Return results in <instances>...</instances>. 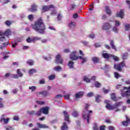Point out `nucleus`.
Returning <instances> with one entry per match:
<instances>
[{
    "label": "nucleus",
    "instance_id": "f257e3e1",
    "mask_svg": "<svg viewBox=\"0 0 130 130\" xmlns=\"http://www.w3.org/2000/svg\"><path fill=\"white\" fill-rule=\"evenodd\" d=\"M31 28L40 34H45V30L46 27L45 24L43 23L42 18L39 19L35 22V24L31 25Z\"/></svg>",
    "mask_w": 130,
    "mask_h": 130
},
{
    "label": "nucleus",
    "instance_id": "f03ea898",
    "mask_svg": "<svg viewBox=\"0 0 130 130\" xmlns=\"http://www.w3.org/2000/svg\"><path fill=\"white\" fill-rule=\"evenodd\" d=\"M90 105L88 104H85V107L84 110L83 111L82 113V117L85 119V120H87V123H90V117L91 116V114L89 113H92L93 112L92 111H89V107Z\"/></svg>",
    "mask_w": 130,
    "mask_h": 130
},
{
    "label": "nucleus",
    "instance_id": "7ed1b4c3",
    "mask_svg": "<svg viewBox=\"0 0 130 130\" xmlns=\"http://www.w3.org/2000/svg\"><path fill=\"white\" fill-rule=\"evenodd\" d=\"M105 103L107 104L106 106V108L107 109H108L109 110H111L112 109H116L118 107H119V106H121V104H122V102H119L118 103H116L113 106H111L109 104L110 103V101L108 100L105 101Z\"/></svg>",
    "mask_w": 130,
    "mask_h": 130
},
{
    "label": "nucleus",
    "instance_id": "20e7f679",
    "mask_svg": "<svg viewBox=\"0 0 130 130\" xmlns=\"http://www.w3.org/2000/svg\"><path fill=\"white\" fill-rule=\"evenodd\" d=\"M103 57L104 58H106V59H108V58H110V57H111L112 59H114L115 61H117L118 60H119V58L117 57L116 56H114L111 54H108L107 53H103L102 54Z\"/></svg>",
    "mask_w": 130,
    "mask_h": 130
},
{
    "label": "nucleus",
    "instance_id": "39448f33",
    "mask_svg": "<svg viewBox=\"0 0 130 130\" xmlns=\"http://www.w3.org/2000/svg\"><path fill=\"white\" fill-rule=\"evenodd\" d=\"M125 67V64H124V62H121V63L119 64H115L114 66V68L115 70H117V71H118L119 72H121L122 71V68Z\"/></svg>",
    "mask_w": 130,
    "mask_h": 130
},
{
    "label": "nucleus",
    "instance_id": "423d86ee",
    "mask_svg": "<svg viewBox=\"0 0 130 130\" xmlns=\"http://www.w3.org/2000/svg\"><path fill=\"white\" fill-rule=\"evenodd\" d=\"M1 35H4L9 37V36H11V35H12V31H11L10 29H6L5 32L1 30L0 31V36Z\"/></svg>",
    "mask_w": 130,
    "mask_h": 130
},
{
    "label": "nucleus",
    "instance_id": "0eeeda50",
    "mask_svg": "<svg viewBox=\"0 0 130 130\" xmlns=\"http://www.w3.org/2000/svg\"><path fill=\"white\" fill-rule=\"evenodd\" d=\"M54 6L53 5H49V6H45L43 7L42 13H44L45 12H48L50 10V9H54Z\"/></svg>",
    "mask_w": 130,
    "mask_h": 130
},
{
    "label": "nucleus",
    "instance_id": "6e6552de",
    "mask_svg": "<svg viewBox=\"0 0 130 130\" xmlns=\"http://www.w3.org/2000/svg\"><path fill=\"white\" fill-rule=\"evenodd\" d=\"M55 62L56 63H60V64H62L63 63V59L61 58V56L60 55L58 54L56 56Z\"/></svg>",
    "mask_w": 130,
    "mask_h": 130
},
{
    "label": "nucleus",
    "instance_id": "1a4fd4ad",
    "mask_svg": "<svg viewBox=\"0 0 130 130\" xmlns=\"http://www.w3.org/2000/svg\"><path fill=\"white\" fill-rule=\"evenodd\" d=\"M77 54V51H75L72 52L70 55V59L72 60H77V59H79V56H76Z\"/></svg>",
    "mask_w": 130,
    "mask_h": 130
},
{
    "label": "nucleus",
    "instance_id": "9d476101",
    "mask_svg": "<svg viewBox=\"0 0 130 130\" xmlns=\"http://www.w3.org/2000/svg\"><path fill=\"white\" fill-rule=\"evenodd\" d=\"M5 116H6L5 114H3L1 116V117L0 118V122H2L4 124H7V123H8L9 121H10V118H8L6 119L5 118Z\"/></svg>",
    "mask_w": 130,
    "mask_h": 130
},
{
    "label": "nucleus",
    "instance_id": "9b49d317",
    "mask_svg": "<svg viewBox=\"0 0 130 130\" xmlns=\"http://www.w3.org/2000/svg\"><path fill=\"white\" fill-rule=\"evenodd\" d=\"M110 28H111V25L108 22L104 23L102 26V29L105 30H109Z\"/></svg>",
    "mask_w": 130,
    "mask_h": 130
},
{
    "label": "nucleus",
    "instance_id": "f8f14e48",
    "mask_svg": "<svg viewBox=\"0 0 130 130\" xmlns=\"http://www.w3.org/2000/svg\"><path fill=\"white\" fill-rule=\"evenodd\" d=\"M37 8H38V6L36 4H33L31 5V7L28 9V12H31L33 13L34 12H37Z\"/></svg>",
    "mask_w": 130,
    "mask_h": 130
},
{
    "label": "nucleus",
    "instance_id": "ddd939ff",
    "mask_svg": "<svg viewBox=\"0 0 130 130\" xmlns=\"http://www.w3.org/2000/svg\"><path fill=\"white\" fill-rule=\"evenodd\" d=\"M49 93L47 90L42 91L37 93V95L38 96L39 95H42L43 97H47Z\"/></svg>",
    "mask_w": 130,
    "mask_h": 130
},
{
    "label": "nucleus",
    "instance_id": "4468645a",
    "mask_svg": "<svg viewBox=\"0 0 130 130\" xmlns=\"http://www.w3.org/2000/svg\"><path fill=\"white\" fill-rule=\"evenodd\" d=\"M41 111H42V113L43 114H48V111H49V107H45L41 108Z\"/></svg>",
    "mask_w": 130,
    "mask_h": 130
},
{
    "label": "nucleus",
    "instance_id": "2eb2a0df",
    "mask_svg": "<svg viewBox=\"0 0 130 130\" xmlns=\"http://www.w3.org/2000/svg\"><path fill=\"white\" fill-rule=\"evenodd\" d=\"M126 118V121H124L122 122L123 125H124L125 126H126L128 125V124L130 123V119L128 118V117L127 116H125Z\"/></svg>",
    "mask_w": 130,
    "mask_h": 130
},
{
    "label": "nucleus",
    "instance_id": "dca6fc26",
    "mask_svg": "<svg viewBox=\"0 0 130 130\" xmlns=\"http://www.w3.org/2000/svg\"><path fill=\"white\" fill-rule=\"evenodd\" d=\"M78 9V6L75 4H72L68 8V11H73V10H76Z\"/></svg>",
    "mask_w": 130,
    "mask_h": 130
},
{
    "label": "nucleus",
    "instance_id": "f3484780",
    "mask_svg": "<svg viewBox=\"0 0 130 130\" xmlns=\"http://www.w3.org/2000/svg\"><path fill=\"white\" fill-rule=\"evenodd\" d=\"M79 58L82 60L81 63L83 64L85 62L88 61V57H84L83 56H79Z\"/></svg>",
    "mask_w": 130,
    "mask_h": 130
},
{
    "label": "nucleus",
    "instance_id": "a211bd4d",
    "mask_svg": "<svg viewBox=\"0 0 130 130\" xmlns=\"http://www.w3.org/2000/svg\"><path fill=\"white\" fill-rule=\"evenodd\" d=\"M63 115H64V120L67 121L68 122H70L69 114H68V112L64 111L63 112Z\"/></svg>",
    "mask_w": 130,
    "mask_h": 130
},
{
    "label": "nucleus",
    "instance_id": "6ab92c4d",
    "mask_svg": "<svg viewBox=\"0 0 130 130\" xmlns=\"http://www.w3.org/2000/svg\"><path fill=\"white\" fill-rule=\"evenodd\" d=\"M37 125L38 126V127H40V128H48L49 127L45 124H42L40 123H37Z\"/></svg>",
    "mask_w": 130,
    "mask_h": 130
},
{
    "label": "nucleus",
    "instance_id": "aec40b11",
    "mask_svg": "<svg viewBox=\"0 0 130 130\" xmlns=\"http://www.w3.org/2000/svg\"><path fill=\"white\" fill-rule=\"evenodd\" d=\"M122 97H128L130 96V90H126L125 92H121Z\"/></svg>",
    "mask_w": 130,
    "mask_h": 130
},
{
    "label": "nucleus",
    "instance_id": "412c9836",
    "mask_svg": "<svg viewBox=\"0 0 130 130\" xmlns=\"http://www.w3.org/2000/svg\"><path fill=\"white\" fill-rule=\"evenodd\" d=\"M83 95H84V92L83 91H80L77 93L75 94L76 98H81V97H83Z\"/></svg>",
    "mask_w": 130,
    "mask_h": 130
},
{
    "label": "nucleus",
    "instance_id": "4be33fe9",
    "mask_svg": "<svg viewBox=\"0 0 130 130\" xmlns=\"http://www.w3.org/2000/svg\"><path fill=\"white\" fill-rule=\"evenodd\" d=\"M74 64H75V63L74 62V61L72 60H70L68 62V66L70 69H74Z\"/></svg>",
    "mask_w": 130,
    "mask_h": 130
},
{
    "label": "nucleus",
    "instance_id": "5701e85b",
    "mask_svg": "<svg viewBox=\"0 0 130 130\" xmlns=\"http://www.w3.org/2000/svg\"><path fill=\"white\" fill-rule=\"evenodd\" d=\"M16 73L17 74V76L19 77V78H23V76H24V74H23V73H22V72H21V70L20 69H17Z\"/></svg>",
    "mask_w": 130,
    "mask_h": 130
},
{
    "label": "nucleus",
    "instance_id": "b1692460",
    "mask_svg": "<svg viewBox=\"0 0 130 130\" xmlns=\"http://www.w3.org/2000/svg\"><path fill=\"white\" fill-rule=\"evenodd\" d=\"M117 17H119L120 18H123V10H121L119 12H117L116 14Z\"/></svg>",
    "mask_w": 130,
    "mask_h": 130
},
{
    "label": "nucleus",
    "instance_id": "393cba45",
    "mask_svg": "<svg viewBox=\"0 0 130 130\" xmlns=\"http://www.w3.org/2000/svg\"><path fill=\"white\" fill-rule=\"evenodd\" d=\"M106 13L109 15V16H110L111 15V10H110V8H109V7L106 6Z\"/></svg>",
    "mask_w": 130,
    "mask_h": 130
},
{
    "label": "nucleus",
    "instance_id": "a878e982",
    "mask_svg": "<svg viewBox=\"0 0 130 130\" xmlns=\"http://www.w3.org/2000/svg\"><path fill=\"white\" fill-rule=\"evenodd\" d=\"M10 43L9 42H7V44L6 43H3L1 46H0V49L3 50L4 48H6L7 45H9Z\"/></svg>",
    "mask_w": 130,
    "mask_h": 130
},
{
    "label": "nucleus",
    "instance_id": "bb28decb",
    "mask_svg": "<svg viewBox=\"0 0 130 130\" xmlns=\"http://www.w3.org/2000/svg\"><path fill=\"white\" fill-rule=\"evenodd\" d=\"M91 60L93 61V63H97L99 61V58L97 57H92L91 58Z\"/></svg>",
    "mask_w": 130,
    "mask_h": 130
},
{
    "label": "nucleus",
    "instance_id": "cd10ccee",
    "mask_svg": "<svg viewBox=\"0 0 130 130\" xmlns=\"http://www.w3.org/2000/svg\"><path fill=\"white\" fill-rule=\"evenodd\" d=\"M54 71H55V72H60L61 71H62V69H61V67L59 66H57L56 67H55L54 68Z\"/></svg>",
    "mask_w": 130,
    "mask_h": 130
},
{
    "label": "nucleus",
    "instance_id": "c85d7f7f",
    "mask_svg": "<svg viewBox=\"0 0 130 130\" xmlns=\"http://www.w3.org/2000/svg\"><path fill=\"white\" fill-rule=\"evenodd\" d=\"M61 130H67L68 129V125H67V123L64 122L63 123V125L61 127Z\"/></svg>",
    "mask_w": 130,
    "mask_h": 130
},
{
    "label": "nucleus",
    "instance_id": "c756f323",
    "mask_svg": "<svg viewBox=\"0 0 130 130\" xmlns=\"http://www.w3.org/2000/svg\"><path fill=\"white\" fill-rule=\"evenodd\" d=\"M37 70H36V69H32L29 71L28 74L29 75H33L34 73H37Z\"/></svg>",
    "mask_w": 130,
    "mask_h": 130
},
{
    "label": "nucleus",
    "instance_id": "7c9ffc66",
    "mask_svg": "<svg viewBox=\"0 0 130 130\" xmlns=\"http://www.w3.org/2000/svg\"><path fill=\"white\" fill-rule=\"evenodd\" d=\"M110 45L114 50L116 51V47H115V46L114 45L113 41H110Z\"/></svg>",
    "mask_w": 130,
    "mask_h": 130
},
{
    "label": "nucleus",
    "instance_id": "2f4dec72",
    "mask_svg": "<svg viewBox=\"0 0 130 130\" xmlns=\"http://www.w3.org/2000/svg\"><path fill=\"white\" fill-rule=\"evenodd\" d=\"M110 45L114 50L116 51V47H115V46L114 45L113 41H110Z\"/></svg>",
    "mask_w": 130,
    "mask_h": 130
},
{
    "label": "nucleus",
    "instance_id": "473e14b6",
    "mask_svg": "<svg viewBox=\"0 0 130 130\" xmlns=\"http://www.w3.org/2000/svg\"><path fill=\"white\" fill-rule=\"evenodd\" d=\"M94 85L96 88H100V87H101V83H99L98 81H95Z\"/></svg>",
    "mask_w": 130,
    "mask_h": 130
},
{
    "label": "nucleus",
    "instance_id": "72a5a7b5",
    "mask_svg": "<svg viewBox=\"0 0 130 130\" xmlns=\"http://www.w3.org/2000/svg\"><path fill=\"white\" fill-rule=\"evenodd\" d=\"M83 81L86 83H90L91 82V79H89L88 77L84 76L83 78Z\"/></svg>",
    "mask_w": 130,
    "mask_h": 130
},
{
    "label": "nucleus",
    "instance_id": "f704fd0d",
    "mask_svg": "<svg viewBox=\"0 0 130 130\" xmlns=\"http://www.w3.org/2000/svg\"><path fill=\"white\" fill-rule=\"evenodd\" d=\"M52 55H48V56H44L43 58L44 59H45V60H50L52 58Z\"/></svg>",
    "mask_w": 130,
    "mask_h": 130
},
{
    "label": "nucleus",
    "instance_id": "c9c22d12",
    "mask_svg": "<svg viewBox=\"0 0 130 130\" xmlns=\"http://www.w3.org/2000/svg\"><path fill=\"white\" fill-rule=\"evenodd\" d=\"M75 26H76V23L74 22H71L69 24V27H70V28H74Z\"/></svg>",
    "mask_w": 130,
    "mask_h": 130
},
{
    "label": "nucleus",
    "instance_id": "e433bc0d",
    "mask_svg": "<svg viewBox=\"0 0 130 130\" xmlns=\"http://www.w3.org/2000/svg\"><path fill=\"white\" fill-rule=\"evenodd\" d=\"M0 36H1L0 37V42H5V41H6V37H5V36L1 35Z\"/></svg>",
    "mask_w": 130,
    "mask_h": 130
},
{
    "label": "nucleus",
    "instance_id": "4c0bfd02",
    "mask_svg": "<svg viewBox=\"0 0 130 130\" xmlns=\"http://www.w3.org/2000/svg\"><path fill=\"white\" fill-rule=\"evenodd\" d=\"M55 79V74H52L49 76V80L50 81H52V80H54Z\"/></svg>",
    "mask_w": 130,
    "mask_h": 130
},
{
    "label": "nucleus",
    "instance_id": "58836bf2",
    "mask_svg": "<svg viewBox=\"0 0 130 130\" xmlns=\"http://www.w3.org/2000/svg\"><path fill=\"white\" fill-rule=\"evenodd\" d=\"M26 42L27 43H31V42H34V38H28L26 39Z\"/></svg>",
    "mask_w": 130,
    "mask_h": 130
},
{
    "label": "nucleus",
    "instance_id": "ea45409f",
    "mask_svg": "<svg viewBox=\"0 0 130 130\" xmlns=\"http://www.w3.org/2000/svg\"><path fill=\"white\" fill-rule=\"evenodd\" d=\"M42 113V112L41 111V109H40V110L39 111H38V112H35V115H37V116H40V115H41V114Z\"/></svg>",
    "mask_w": 130,
    "mask_h": 130
},
{
    "label": "nucleus",
    "instance_id": "a19ab883",
    "mask_svg": "<svg viewBox=\"0 0 130 130\" xmlns=\"http://www.w3.org/2000/svg\"><path fill=\"white\" fill-rule=\"evenodd\" d=\"M28 89L29 90H31V92H34V91H36V86H29L28 87Z\"/></svg>",
    "mask_w": 130,
    "mask_h": 130
},
{
    "label": "nucleus",
    "instance_id": "79ce46f5",
    "mask_svg": "<svg viewBox=\"0 0 130 130\" xmlns=\"http://www.w3.org/2000/svg\"><path fill=\"white\" fill-rule=\"evenodd\" d=\"M112 100L115 101L116 100V97L115 96V93H112L111 95Z\"/></svg>",
    "mask_w": 130,
    "mask_h": 130
},
{
    "label": "nucleus",
    "instance_id": "37998d69",
    "mask_svg": "<svg viewBox=\"0 0 130 130\" xmlns=\"http://www.w3.org/2000/svg\"><path fill=\"white\" fill-rule=\"evenodd\" d=\"M27 63H28L29 66H33V64H34V61L31 60H28L27 61Z\"/></svg>",
    "mask_w": 130,
    "mask_h": 130
},
{
    "label": "nucleus",
    "instance_id": "c03bdc74",
    "mask_svg": "<svg viewBox=\"0 0 130 130\" xmlns=\"http://www.w3.org/2000/svg\"><path fill=\"white\" fill-rule=\"evenodd\" d=\"M93 130H99V129L98 128V125L97 124V123H94L93 124Z\"/></svg>",
    "mask_w": 130,
    "mask_h": 130
},
{
    "label": "nucleus",
    "instance_id": "a18cd8bd",
    "mask_svg": "<svg viewBox=\"0 0 130 130\" xmlns=\"http://www.w3.org/2000/svg\"><path fill=\"white\" fill-rule=\"evenodd\" d=\"M122 57H123V59H126V58L128 57V54H127V53H125L123 54Z\"/></svg>",
    "mask_w": 130,
    "mask_h": 130
},
{
    "label": "nucleus",
    "instance_id": "49530a36",
    "mask_svg": "<svg viewBox=\"0 0 130 130\" xmlns=\"http://www.w3.org/2000/svg\"><path fill=\"white\" fill-rule=\"evenodd\" d=\"M63 96L62 94H57L55 96V99H60V98H62Z\"/></svg>",
    "mask_w": 130,
    "mask_h": 130
},
{
    "label": "nucleus",
    "instance_id": "de8ad7c7",
    "mask_svg": "<svg viewBox=\"0 0 130 130\" xmlns=\"http://www.w3.org/2000/svg\"><path fill=\"white\" fill-rule=\"evenodd\" d=\"M99 98H100V95H97L95 96V102H97L98 103H99V102H100V100L99 99Z\"/></svg>",
    "mask_w": 130,
    "mask_h": 130
},
{
    "label": "nucleus",
    "instance_id": "09e8293b",
    "mask_svg": "<svg viewBox=\"0 0 130 130\" xmlns=\"http://www.w3.org/2000/svg\"><path fill=\"white\" fill-rule=\"evenodd\" d=\"M130 28V24H127L125 25V30L126 31H128Z\"/></svg>",
    "mask_w": 130,
    "mask_h": 130
},
{
    "label": "nucleus",
    "instance_id": "8fccbe9b",
    "mask_svg": "<svg viewBox=\"0 0 130 130\" xmlns=\"http://www.w3.org/2000/svg\"><path fill=\"white\" fill-rule=\"evenodd\" d=\"M27 114L29 115H35V111H28Z\"/></svg>",
    "mask_w": 130,
    "mask_h": 130
},
{
    "label": "nucleus",
    "instance_id": "3c124183",
    "mask_svg": "<svg viewBox=\"0 0 130 130\" xmlns=\"http://www.w3.org/2000/svg\"><path fill=\"white\" fill-rule=\"evenodd\" d=\"M114 74L115 78L116 79H118V78H119V77H120V76L117 72H114Z\"/></svg>",
    "mask_w": 130,
    "mask_h": 130
},
{
    "label": "nucleus",
    "instance_id": "603ef678",
    "mask_svg": "<svg viewBox=\"0 0 130 130\" xmlns=\"http://www.w3.org/2000/svg\"><path fill=\"white\" fill-rule=\"evenodd\" d=\"M113 31L114 32H115V33H117L118 31V29L117 28V26H114L113 27Z\"/></svg>",
    "mask_w": 130,
    "mask_h": 130
},
{
    "label": "nucleus",
    "instance_id": "864d4df0",
    "mask_svg": "<svg viewBox=\"0 0 130 130\" xmlns=\"http://www.w3.org/2000/svg\"><path fill=\"white\" fill-rule=\"evenodd\" d=\"M28 19L29 21H33V15L32 14H30L28 16Z\"/></svg>",
    "mask_w": 130,
    "mask_h": 130
},
{
    "label": "nucleus",
    "instance_id": "5fc2aeb1",
    "mask_svg": "<svg viewBox=\"0 0 130 130\" xmlns=\"http://www.w3.org/2000/svg\"><path fill=\"white\" fill-rule=\"evenodd\" d=\"M39 83L40 85H43V84H45V79H41L40 80Z\"/></svg>",
    "mask_w": 130,
    "mask_h": 130
},
{
    "label": "nucleus",
    "instance_id": "6e6d98bb",
    "mask_svg": "<svg viewBox=\"0 0 130 130\" xmlns=\"http://www.w3.org/2000/svg\"><path fill=\"white\" fill-rule=\"evenodd\" d=\"M20 118H19V116H14L13 117L14 120H16V121H19Z\"/></svg>",
    "mask_w": 130,
    "mask_h": 130
},
{
    "label": "nucleus",
    "instance_id": "4d7b16f0",
    "mask_svg": "<svg viewBox=\"0 0 130 130\" xmlns=\"http://www.w3.org/2000/svg\"><path fill=\"white\" fill-rule=\"evenodd\" d=\"M36 102L37 103H38V104H39L40 105H43V104H44V102L43 101H37Z\"/></svg>",
    "mask_w": 130,
    "mask_h": 130
},
{
    "label": "nucleus",
    "instance_id": "13d9d810",
    "mask_svg": "<svg viewBox=\"0 0 130 130\" xmlns=\"http://www.w3.org/2000/svg\"><path fill=\"white\" fill-rule=\"evenodd\" d=\"M12 77L14 79H18L19 78L17 74H12Z\"/></svg>",
    "mask_w": 130,
    "mask_h": 130
},
{
    "label": "nucleus",
    "instance_id": "bf43d9fd",
    "mask_svg": "<svg viewBox=\"0 0 130 130\" xmlns=\"http://www.w3.org/2000/svg\"><path fill=\"white\" fill-rule=\"evenodd\" d=\"M88 37L89 38H91V39H93V38H95V35H94L93 34H91L88 36Z\"/></svg>",
    "mask_w": 130,
    "mask_h": 130
},
{
    "label": "nucleus",
    "instance_id": "052dcab7",
    "mask_svg": "<svg viewBox=\"0 0 130 130\" xmlns=\"http://www.w3.org/2000/svg\"><path fill=\"white\" fill-rule=\"evenodd\" d=\"M6 130H14L13 127H12V126H7L6 127Z\"/></svg>",
    "mask_w": 130,
    "mask_h": 130
},
{
    "label": "nucleus",
    "instance_id": "680f3d73",
    "mask_svg": "<svg viewBox=\"0 0 130 130\" xmlns=\"http://www.w3.org/2000/svg\"><path fill=\"white\" fill-rule=\"evenodd\" d=\"M72 115L74 117H77V116H78V115H79V114H78V112H74L72 113Z\"/></svg>",
    "mask_w": 130,
    "mask_h": 130
},
{
    "label": "nucleus",
    "instance_id": "e2e57ef3",
    "mask_svg": "<svg viewBox=\"0 0 130 130\" xmlns=\"http://www.w3.org/2000/svg\"><path fill=\"white\" fill-rule=\"evenodd\" d=\"M64 53H69V52H71V51L69 50V49H65L63 50Z\"/></svg>",
    "mask_w": 130,
    "mask_h": 130
},
{
    "label": "nucleus",
    "instance_id": "0e129e2a",
    "mask_svg": "<svg viewBox=\"0 0 130 130\" xmlns=\"http://www.w3.org/2000/svg\"><path fill=\"white\" fill-rule=\"evenodd\" d=\"M93 95H94V93L93 92H89L87 93V97H92Z\"/></svg>",
    "mask_w": 130,
    "mask_h": 130
},
{
    "label": "nucleus",
    "instance_id": "69168bd1",
    "mask_svg": "<svg viewBox=\"0 0 130 130\" xmlns=\"http://www.w3.org/2000/svg\"><path fill=\"white\" fill-rule=\"evenodd\" d=\"M100 130H105V125H102L100 126Z\"/></svg>",
    "mask_w": 130,
    "mask_h": 130
},
{
    "label": "nucleus",
    "instance_id": "338daca9",
    "mask_svg": "<svg viewBox=\"0 0 130 130\" xmlns=\"http://www.w3.org/2000/svg\"><path fill=\"white\" fill-rule=\"evenodd\" d=\"M64 99H67V100H70V94H67L64 95Z\"/></svg>",
    "mask_w": 130,
    "mask_h": 130
},
{
    "label": "nucleus",
    "instance_id": "774afa93",
    "mask_svg": "<svg viewBox=\"0 0 130 130\" xmlns=\"http://www.w3.org/2000/svg\"><path fill=\"white\" fill-rule=\"evenodd\" d=\"M108 129L109 130H115V128L114 127H113V126H109L108 127Z\"/></svg>",
    "mask_w": 130,
    "mask_h": 130
}]
</instances>
